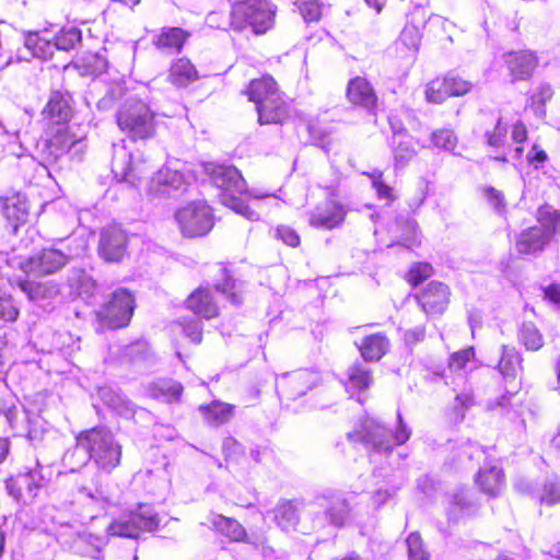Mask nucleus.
<instances>
[{
	"label": "nucleus",
	"mask_w": 560,
	"mask_h": 560,
	"mask_svg": "<svg viewBox=\"0 0 560 560\" xmlns=\"http://www.w3.org/2000/svg\"><path fill=\"white\" fill-rule=\"evenodd\" d=\"M83 148L82 137L75 136L69 127H59L49 139L48 149L50 154L59 158L74 150L73 154L81 152Z\"/></svg>",
	"instance_id": "24"
},
{
	"label": "nucleus",
	"mask_w": 560,
	"mask_h": 560,
	"mask_svg": "<svg viewBox=\"0 0 560 560\" xmlns=\"http://www.w3.org/2000/svg\"><path fill=\"white\" fill-rule=\"evenodd\" d=\"M103 546V540L97 537H93L92 535L80 537L77 541V548L83 555L98 559V555L101 552Z\"/></svg>",
	"instance_id": "49"
},
{
	"label": "nucleus",
	"mask_w": 560,
	"mask_h": 560,
	"mask_svg": "<svg viewBox=\"0 0 560 560\" xmlns=\"http://www.w3.org/2000/svg\"><path fill=\"white\" fill-rule=\"evenodd\" d=\"M545 295L552 303L560 306V285L553 284L545 290Z\"/></svg>",
	"instance_id": "64"
},
{
	"label": "nucleus",
	"mask_w": 560,
	"mask_h": 560,
	"mask_svg": "<svg viewBox=\"0 0 560 560\" xmlns=\"http://www.w3.org/2000/svg\"><path fill=\"white\" fill-rule=\"evenodd\" d=\"M485 196L495 211L502 212L505 209V200L501 191L492 187H488L485 188Z\"/></svg>",
	"instance_id": "59"
},
{
	"label": "nucleus",
	"mask_w": 560,
	"mask_h": 560,
	"mask_svg": "<svg viewBox=\"0 0 560 560\" xmlns=\"http://www.w3.org/2000/svg\"><path fill=\"white\" fill-rule=\"evenodd\" d=\"M416 155V150L410 139L395 141L394 160L396 166H404Z\"/></svg>",
	"instance_id": "44"
},
{
	"label": "nucleus",
	"mask_w": 560,
	"mask_h": 560,
	"mask_svg": "<svg viewBox=\"0 0 560 560\" xmlns=\"http://www.w3.org/2000/svg\"><path fill=\"white\" fill-rule=\"evenodd\" d=\"M355 346L364 361L377 362L387 353L390 343L383 332H375L365 335Z\"/></svg>",
	"instance_id": "26"
},
{
	"label": "nucleus",
	"mask_w": 560,
	"mask_h": 560,
	"mask_svg": "<svg viewBox=\"0 0 560 560\" xmlns=\"http://www.w3.org/2000/svg\"><path fill=\"white\" fill-rule=\"evenodd\" d=\"M199 411L203 420L211 427H219L226 423L233 416L234 406L214 400L209 405L200 406Z\"/></svg>",
	"instance_id": "32"
},
{
	"label": "nucleus",
	"mask_w": 560,
	"mask_h": 560,
	"mask_svg": "<svg viewBox=\"0 0 560 560\" xmlns=\"http://www.w3.org/2000/svg\"><path fill=\"white\" fill-rule=\"evenodd\" d=\"M44 112L57 124L66 121L70 117L68 101L59 93L51 95Z\"/></svg>",
	"instance_id": "38"
},
{
	"label": "nucleus",
	"mask_w": 560,
	"mask_h": 560,
	"mask_svg": "<svg viewBox=\"0 0 560 560\" xmlns=\"http://www.w3.org/2000/svg\"><path fill=\"white\" fill-rule=\"evenodd\" d=\"M553 91L549 84H540L532 95L533 105H544L552 97Z\"/></svg>",
	"instance_id": "61"
},
{
	"label": "nucleus",
	"mask_w": 560,
	"mask_h": 560,
	"mask_svg": "<svg viewBox=\"0 0 560 560\" xmlns=\"http://www.w3.org/2000/svg\"><path fill=\"white\" fill-rule=\"evenodd\" d=\"M211 524L219 533L225 535L233 541H242L246 537L244 527L234 518L214 514L211 517Z\"/></svg>",
	"instance_id": "33"
},
{
	"label": "nucleus",
	"mask_w": 560,
	"mask_h": 560,
	"mask_svg": "<svg viewBox=\"0 0 560 560\" xmlns=\"http://www.w3.org/2000/svg\"><path fill=\"white\" fill-rule=\"evenodd\" d=\"M475 358V350L472 347H468L460 351L454 352L450 359V369L452 371H462Z\"/></svg>",
	"instance_id": "53"
},
{
	"label": "nucleus",
	"mask_w": 560,
	"mask_h": 560,
	"mask_svg": "<svg viewBox=\"0 0 560 560\" xmlns=\"http://www.w3.org/2000/svg\"><path fill=\"white\" fill-rule=\"evenodd\" d=\"M447 84L443 78H436L430 81L425 86V100L429 103L441 104L450 96Z\"/></svg>",
	"instance_id": "40"
},
{
	"label": "nucleus",
	"mask_w": 560,
	"mask_h": 560,
	"mask_svg": "<svg viewBox=\"0 0 560 560\" xmlns=\"http://www.w3.org/2000/svg\"><path fill=\"white\" fill-rule=\"evenodd\" d=\"M336 508H331L327 511L330 522L337 526H341L345 522L347 509L346 503L342 500L336 499Z\"/></svg>",
	"instance_id": "58"
},
{
	"label": "nucleus",
	"mask_w": 560,
	"mask_h": 560,
	"mask_svg": "<svg viewBox=\"0 0 560 560\" xmlns=\"http://www.w3.org/2000/svg\"><path fill=\"white\" fill-rule=\"evenodd\" d=\"M167 79L176 88H186L199 79L192 62L185 57L174 60L168 69Z\"/></svg>",
	"instance_id": "28"
},
{
	"label": "nucleus",
	"mask_w": 560,
	"mask_h": 560,
	"mask_svg": "<svg viewBox=\"0 0 560 560\" xmlns=\"http://www.w3.org/2000/svg\"><path fill=\"white\" fill-rule=\"evenodd\" d=\"M185 185L184 175L168 166L159 170L151 178L148 194L153 197L168 196Z\"/></svg>",
	"instance_id": "19"
},
{
	"label": "nucleus",
	"mask_w": 560,
	"mask_h": 560,
	"mask_svg": "<svg viewBox=\"0 0 560 560\" xmlns=\"http://www.w3.org/2000/svg\"><path fill=\"white\" fill-rule=\"evenodd\" d=\"M208 173L213 185L222 190L220 195L221 202L249 221H258L260 217L257 211L252 210L237 195L247 192L253 199L275 197V195L262 192L256 188L247 190L245 179L234 166L213 165L208 168Z\"/></svg>",
	"instance_id": "1"
},
{
	"label": "nucleus",
	"mask_w": 560,
	"mask_h": 560,
	"mask_svg": "<svg viewBox=\"0 0 560 560\" xmlns=\"http://www.w3.org/2000/svg\"><path fill=\"white\" fill-rule=\"evenodd\" d=\"M102 396L113 409L122 416L133 413V404L120 394H112L108 389L102 392Z\"/></svg>",
	"instance_id": "43"
},
{
	"label": "nucleus",
	"mask_w": 560,
	"mask_h": 560,
	"mask_svg": "<svg viewBox=\"0 0 560 560\" xmlns=\"http://www.w3.org/2000/svg\"><path fill=\"white\" fill-rule=\"evenodd\" d=\"M135 310V299L126 289L112 293L108 303L96 312V317L103 327L120 328L129 324Z\"/></svg>",
	"instance_id": "11"
},
{
	"label": "nucleus",
	"mask_w": 560,
	"mask_h": 560,
	"mask_svg": "<svg viewBox=\"0 0 560 560\" xmlns=\"http://www.w3.org/2000/svg\"><path fill=\"white\" fill-rule=\"evenodd\" d=\"M275 521L283 530L294 528L299 521L296 508L289 501L279 503L273 511Z\"/></svg>",
	"instance_id": "37"
},
{
	"label": "nucleus",
	"mask_w": 560,
	"mask_h": 560,
	"mask_svg": "<svg viewBox=\"0 0 560 560\" xmlns=\"http://www.w3.org/2000/svg\"><path fill=\"white\" fill-rule=\"evenodd\" d=\"M276 237L281 240L285 245L291 247H296L300 244V236L290 226H278L276 230Z\"/></svg>",
	"instance_id": "56"
},
{
	"label": "nucleus",
	"mask_w": 560,
	"mask_h": 560,
	"mask_svg": "<svg viewBox=\"0 0 560 560\" xmlns=\"http://www.w3.org/2000/svg\"><path fill=\"white\" fill-rule=\"evenodd\" d=\"M506 133H508L506 126L503 125L501 122V120L499 119L497 121L495 127L493 128V131L486 133L488 144L490 147L498 148V149L502 148L504 144V141L506 139Z\"/></svg>",
	"instance_id": "54"
},
{
	"label": "nucleus",
	"mask_w": 560,
	"mask_h": 560,
	"mask_svg": "<svg viewBox=\"0 0 560 560\" xmlns=\"http://www.w3.org/2000/svg\"><path fill=\"white\" fill-rule=\"evenodd\" d=\"M371 176L373 178V182H372L373 187L376 190L378 198L382 200H387V201L393 200L394 197H393V192H392V187L384 184V182L382 180V173H380L378 175L373 174Z\"/></svg>",
	"instance_id": "60"
},
{
	"label": "nucleus",
	"mask_w": 560,
	"mask_h": 560,
	"mask_svg": "<svg viewBox=\"0 0 560 560\" xmlns=\"http://www.w3.org/2000/svg\"><path fill=\"white\" fill-rule=\"evenodd\" d=\"M506 63L514 79H527L537 66V58L529 51L512 52L508 56Z\"/></svg>",
	"instance_id": "31"
},
{
	"label": "nucleus",
	"mask_w": 560,
	"mask_h": 560,
	"mask_svg": "<svg viewBox=\"0 0 560 560\" xmlns=\"http://www.w3.org/2000/svg\"><path fill=\"white\" fill-rule=\"evenodd\" d=\"M183 386L172 380H159L148 387V395L152 398L172 401L182 395Z\"/></svg>",
	"instance_id": "34"
},
{
	"label": "nucleus",
	"mask_w": 560,
	"mask_h": 560,
	"mask_svg": "<svg viewBox=\"0 0 560 560\" xmlns=\"http://www.w3.org/2000/svg\"><path fill=\"white\" fill-rule=\"evenodd\" d=\"M476 483L483 493L490 497L499 495L505 486L504 474L498 465H485L476 476Z\"/></svg>",
	"instance_id": "25"
},
{
	"label": "nucleus",
	"mask_w": 560,
	"mask_h": 560,
	"mask_svg": "<svg viewBox=\"0 0 560 560\" xmlns=\"http://www.w3.org/2000/svg\"><path fill=\"white\" fill-rule=\"evenodd\" d=\"M319 381L316 372L311 370H298L283 374L276 381L277 389L288 399H295L312 389Z\"/></svg>",
	"instance_id": "15"
},
{
	"label": "nucleus",
	"mask_w": 560,
	"mask_h": 560,
	"mask_svg": "<svg viewBox=\"0 0 560 560\" xmlns=\"http://www.w3.org/2000/svg\"><path fill=\"white\" fill-rule=\"evenodd\" d=\"M346 217V207L334 198H328L310 212L308 223L316 229L332 230L340 226Z\"/></svg>",
	"instance_id": "16"
},
{
	"label": "nucleus",
	"mask_w": 560,
	"mask_h": 560,
	"mask_svg": "<svg viewBox=\"0 0 560 560\" xmlns=\"http://www.w3.org/2000/svg\"><path fill=\"white\" fill-rule=\"evenodd\" d=\"M217 290L222 292L232 304L242 303V283L235 279L226 278L222 284L215 285Z\"/></svg>",
	"instance_id": "48"
},
{
	"label": "nucleus",
	"mask_w": 560,
	"mask_h": 560,
	"mask_svg": "<svg viewBox=\"0 0 560 560\" xmlns=\"http://www.w3.org/2000/svg\"><path fill=\"white\" fill-rule=\"evenodd\" d=\"M498 368L506 381L516 378L517 373L521 370V357L515 348L502 346V353Z\"/></svg>",
	"instance_id": "35"
},
{
	"label": "nucleus",
	"mask_w": 560,
	"mask_h": 560,
	"mask_svg": "<svg viewBox=\"0 0 560 560\" xmlns=\"http://www.w3.org/2000/svg\"><path fill=\"white\" fill-rule=\"evenodd\" d=\"M432 273V267L431 265L427 262H420L413 266L408 275V281L411 282L413 285H417L421 281L429 278Z\"/></svg>",
	"instance_id": "55"
},
{
	"label": "nucleus",
	"mask_w": 560,
	"mask_h": 560,
	"mask_svg": "<svg viewBox=\"0 0 560 560\" xmlns=\"http://www.w3.org/2000/svg\"><path fill=\"white\" fill-rule=\"evenodd\" d=\"M19 313L12 296L0 290V318L5 322H15Z\"/></svg>",
	"instance_id": "51"
},
{
	"label": "nucleus",
	"mask_w": 560,
	"mask_h": 560,
	"mask_svg": "<svg viewBox=\"0 0 560 560\" xmlns=\"http://www.w3.org/2000/svg\"><path fill=\"white\" fill-rule=\"evenodd\" d=\"M295 5L305 22H316L320 19L322 8L317 0H296Z\"/></svg>",
	"instance_id": "47"
},
{
	"label": "nucleus",
	"mask_w": 560,
	"mask_h": 560,
	"mask_svg": "<svg viewBox=\"0 0 560 560\" xmlns=\"http://www.w3.org/2000/svg\"><path fill=\"white\" fill-rule=\"evenodd\" d=\"M54 49V44L39 33L28 32L24 36V48L16 52V61H28L31 58L45 60L52 56Z\"/></svg>",
	"instance_id": "23"
},
{
	"label": "nucleus",
	"mask_w": 560,
	"mask_h": 560,
	"mask_svg": "<svg viewBox=\"0 0 560 560\" xmlns=\"http://www.w3.org/2000/svg\"><path fill=\"white\" fill-rule=\"evenodd\" d=\"M2 212L5 219L13 225L14 230L27 220L28 203L21 194L5 197L2 200Z\"/></svg>",
	"instance_id": "29"
},
{
	"label": "nucleus",
	"mask_w": 560,
	"mask_h": 560,
	"mask_svg": "<svg viewBox=\"0 0 560 560\" xmlns=\"http://www.w3.org/2000/svg\"><path fill=\"white\" fill-rule=\"evenodd\" d=\"M372 383L373 377L370 370L363 368L359 363L349 366L346 382V389L349 393L352 390H365L372 385Z\"/></svg>",
	"instance_id": "36"
},
{
	"label": "nucleus",
	"mask_w": 560,
	"mask_h": 560,
	"mask_svg": "<svg viewBox=\"0 0 560 560\" xmlns=\"http://www.w3.org/2000/svg\"><path fill=\"white\" fill-rule=\"evenodd\" d=\"M248 100L256 104L260 125L281 124L288 116V106L271 77L253 80L247 89Z\"/></svg>",
	"instance_id": "3"
},
{
	"label": "nucleus",
	"mask_w": 560,
	"mask_h": 560,
	"mask_svg": "<svg viewBox=\"0 0 560 560\" xmlns=\"http://www.w3.org/2000/svg\"><path fill=\"white\" fill-rule=\"evenodd\" d=\"M18 287L30 301L43 306L60 293L59 284L55 281L20 280Z\"/></svg>",
	"instance_id": "22"
},
{
	"label": "nucleus",
	"mask_w": 560,
	"mask_h": 560,
	"mask_svg": "<svg viewBox=\"0 0 560 560\" xmlns=\"http://www.w3.org/2000/svg\"><path fill=\"white\" fill-rule=\"evenodd\" d=\"M7 404L8 406H5L3 409L0 408V415H3L8 423L12 428L21 430V433H25L28 440H40L43 429L42 425L37 428L39 419L31 418L30 413L25 410L20 411L15 406V399L12 396L8 397Z\"/></svg>",
	"instance_id": "17"
},
{
	"label": "nucleus",
	"mask_w": 560,
	"mask_h": 560,
	"mask_svg": "<svg viewBox=\"0 0 560 560\" xmlns=\"http://www.w3.org/2000/svg\"><path fill=\"white\" fill-rule=\"evenodd\" d=\"M189 36L180 27H163L152 37V44L163 54H179Z\"/></svg>",
	"instance_id": "21"
},
{
	"label": "nucleus",
	"mask_w": 560,
	"mask_h": 560,
	"mask_svg": "<svg viewBox=\"0 0 560 560\" xmlns=\"http://www.w3.org/2000/svg\"><path fill=\"white\" fill-rule=\"evenodd\" d=\"M421 42V33L418 26L406 24L402 28L397 44L404 45L409 51L416 54Z\"/></svg>",
	"instance_id": "42"
},
{
	"label": "nucleus",
	"mask_w": 560,
	"mask_h": 560,
	"mask_svg": "<svg viewBox=\"0 0 560 560\" xmlns=\"http://www.w3.org/2000/svg\"><path fill=\"white\" fill-rule=\"evenodd\" d=\"M539 501L547 505L560 503V480L557 478L548 479L542 486Z\"/></svg>",
	"instance_id": "45"
},
{
	"label": "nucleus",
	"mask_w": 560,
	"mask_h": 560,
	"mask_svg": "<svg viewBox=\"0 0 560 560\" xmlns=\"http://www.w3.org/2000/svg\"><path fill=\"white\" fill-rule=\"evenodd\" d=\"M425 330L422 326H417L405 332V340L409 345L417 343L424 338Z\"/></svg>",
	"instance_id": "62"
},
{
	"label": "nucleus",
	"mask_w": 560,
	"mask_h": 560,
	"mask_svg": "<svg viewBox=\"0 0 560 560\" xmlns=\"http://www.w3.org/2000/svg\"><path fill=\"white\" fill-rule=\"evenodd\" d=\"M411 435L410 428L404 422L401 415L397 413V425L394 433L378 423L375 419L366 418L360 430L348 433L349 440L362 442L366 448L375 453H389L394 445L406 443Z\"/></svg>",
	"instance_id": "4"
},
{
	"label": "nucleus",
	"mask_w": 560,
	"mask_h": 560,
	"mask_svg": "<svg viewBox=\"0 0 560 560\" xmlns=\"http://www.w3.org/2000/svg\"><path fill=\"white\" fill-rule=\"evenodd\" d=\"M75 447L85 452L89 459L105 472H112L120 464L122 446L106 428L82 431L75 438Z\"/></svg>",
	"instance_id": "2"
},
{
	"label": "nucleus",
	"mask_w": 560,
	"mask_h": 560,
	"mask_svg": "<svg viewBox=\"0 0 560 560\" xmlns=\"http://www.w3.org/2000/svg\"><path fill=\"white\" fill-rule=\"evenodd\" d=\"M158 515L148 506H141L138 512L121 516L108 526L112 536L137 538L142 532H152L159 526Z\"/></svg>",
	"instance_id": "14"
},
{
	"label": "nucleus",
	"mask_w": 560,
	"mask_h": 560,
	"mask_svg": "<svg viewBox=\"0 0 560 560\" xmlns=\"http://www.w3.org/2000/svg\"><path fill=\"white\" fill-rule=\"evenodd\" d=\"M560 231V213L549 208L538 211V224L523 231L516 242L521 254H536L545 248L553 235Z\"/></svg>",
	"instance_id": "7"
},
{
	"label": "nucleus",
	"mask_w": 560,
	"mask_h": 560,
	"mask_svg": "<svg viewBox=\"0 0 560 560\" xmlns=\"http://www.w3.org/2000/svg\"><path fill=\"white\" fill-rule=\"evenodd\" d=\"M448 89L450 96H462L471 90V83L455 73H448L443 78Z\"/></svg>",
	"instance_id": "50"
},
{
	"label": "nucleus",
	"mask_w": 560,
	"mask_h": 560,
	"mask_svg": "<svg viewBox=\"0 0 560 560\" xmlns=\"http://www.w3.org/2000/svg\"><path fill=\"white\" fill-rule=\"evenodd\" d=\"M112 172L118 180L137 186L148 166L142 153H132L125 144H114Z\"/></svg>",
	"instance_id": "12"
},
{
	"label": "nucleus",
	"mask_w": 560,
	"mask_h": 560,
	"mask_svg": "<svg viewBox=\"0 0 560 560\" xmlns=\"http://www.w3.org/2000/svg\"><path fill=\"white\" fill-rule=\"evenodd\" d=\"M277 7L269 0H243L231 11V26L241 31L249 26L255 34H265L273 26Z\"/></svg>",
	"instance_id": "5"
},
{
	"label": "nucleus",
	"mask_w": 560,
	"mask_h": 560,
	"mask_svg": "<svg viewBox=\"0 0 560 560\" xmlns=\"http://www.w3.org/2000/svg\"><path fill=\"white\" fill-rule=\"evenodd\" d=\"M127 235L117 225L105 228L101 234L100 253L107 261H119L126 250Z\"/></svg>",
	"instance_id": "18"
},
{
	"label": "nucleus",
	"mask_w": 560,
	"mask_h": 560,
	"mask_svg": "<svg viewBox=\"0 0 560 560\" xmlns=\"http://www.w3.org/2000/svg\"><path fill=\"white\" fill-rule=\"evenodd\" d=\"M520 339L526 349L532 351L540 349L544 345L541 334L532 323H526L522 326Z\"/></svg>",
	"instance_id": "41"
},
{
	"label": "nucleus",
	"mask_w": 560,
	"mask_h": 560,
	"mask_svg": "<svg viewBox=\"0 0 560 560\" xmlns=\"http://www.w3.org/2000/svg\"><path fill=\"white\" fill-rule=\"evenodd\" d=\"M51 474L49 467L36 462L33 467H23L15 476L10 477L5 487L9 494L16 501L28 504L48 487Z\"/></svg>",
	"instance_id": "6"
},
{
	"label": "nucleus",
	"mask_w": 560,
	"mask_h": 560,
	"mask_svg": "<svg viewBox=\"0 0 560 560\" xmlns=\"http://www.w3.org/2000/svg\"><path fill=\"white\" fill-rule=\"evenodd\" d=\"M119 128L133 139L152 137L155 129L154 114L138 100L126 101L117 113Z\"/></svg>",
	"instance_id": "8"
},
{
	"label": "nucleus",
	"mask_w": 560,
	"mask_h": 560,
	"mask_svg": "<svg viewBox=\"0 0 560 560\" xmlns=\"http://www.w3.org/2000/svg\"><path fill=\"white\" fill-rule=\"evenodd\" d=\"M348 98L354 104L372 110L375 105L377 97L370 82L363 78H355L348 84Z\"/></svg>",
	"instance_id": "27"
},
{
	"label": "nucleus",
	"mask_w": 560,
	"mask_h": 560,
	"mask_svg": "<svg viewBox=\"0 0 560 560\" xmlns=\"http://www.w3.org/2000/svg\"><path fill=\"white\" fill-rule=\"evenodd\" d=\"M108 497L97 480H75L73 493V511L83 521L95 518L105 510Z\"/></svg>",
	"instance_id": "9"
},
{
	"label": "nucleus",
	"mask_w": 560,
	"mask_h": 560,
	"mask_svg": "<svg viewBox=\"0 0 560 560\" xmlns=\"http://www.w3.org/2000/svg\"><path fill=\"white\" fill-rule=\"evenodd\" d=\"M448 288L441 282H430L418 296L422 310L428 314L443 313L448 304Z\"/></svg>",
	"instance_id": "20"
},
{
	"label": "nucleus",
	"mask_w": 560,
	"mask_h": 560,
	"mask_svg": "<svg viewBox=\"0 0 560 560\" xmlns=\"http://www.w3.org/2000/svg\"><path fill=\"white\" fill-rule=\"evenodd\" d=\"M187 307L195 314L210 319L218 315V307L209 290L198 289L186 301Z\"/></svg>",
	"instance_id": "30"
},
{
	"label": "nucleus",
	"mask_w": 560,
	"mask_h": 560,
	"mask_svg": "<svg viewBox=\"0 0 560 560\" xmlns=\"http://www.w3.org/2000/svg\"><path fill=\"white\" fill-rule=\"evenodd\" d=\"M176 223L185 237H199L213 228L211 209L201 201L190 202L175 213Z\"/></svg>",
	"instance_id": "10"
},
{
	"label": "nucleus",
	"mask_w": 560,
	"mask_h": 560,
	"mask_svg": "<svg viewBox=\"0 0 560 560\" xmlns=\"http://www.w3.org/2000/svg\"><path fill=\"white\" fill-rule=\"evenodd\" d=\"M457 142V137L451 129H440L431 133V145L435 149L453 152Z\"/></svg>",
	"instance_id": "39"
},
{
	"label": "nucleus",
	"mask_w": 560,
	"mask_h": 560,
	"mask_svg": "<svg viewBox=\"0 0 560 560\" xmlns=\"http://www.w3.org/2000/svg\"><path fill=\"white\" fill-rule=\"evenodd\" d=\"M68 261L69 255L60 249L47 247L28 257L21 258L18 266L27 275L44 277L58 272Z\"/></svg>",
	"instance_id": "13"
},
{
	"label": "nucleus",
	"mask_w": 560,
	"mask_h": 560,
	"mask_svg": "<svg viewBox=\"0 0 560 560\" xmlns=\"http://www.w3.org/2000/svg\"><path fill=\"white\" fill-rule=\"evenodd\" d=\"M527 138V130L523 122H516L512 130V139L515 144L524 142Z\"/></svg>",
	"instance_id": "63"
},
{
	"label": "nucleus",
	"mask_w": 560,
	"mask_h": 560,
	"mask_svg": "<svg viewBox=\"0 0 560 560\" xmlns=\"http://www.w3.org/2000/svg\"><path fill=\"white\" fill-rule=\"evenodd\" d=\"M81 40V32L75 27L63 30L55 38L54 48L58 50L72 49Z\"/></svg>",
	"instance_id": "46"
},
{
	"label": "nucleus",
	"mask_w": 560,
	"mask_h": 560,
	"mask_svg": "<svg viewBox=\"0 0 560 560\" xmlns=\"http://www.w3.org/2000/svg\"><path fill=\"white\" fill-rule=\"evenodd\" d=\"M409 560H428V553L423 549L422 539L419 534L412 533L407 540Z\"/></svg>",
	"instance_id": "52"
},
{
	"label": "nucleus",
	"mask_w": 560,
	"mask_h": 560,
	"mask_svg": "<svg viewBox=\"0 0 560 560\" xmlns=\"http://www.w3.org/2000/svg\"><path fill=\"white\" fill-rule=\"evenodd\" d=\"M183 331L185 335L190 338V340L195 343H200L202 340V328L201 324L198 319L191 318L186 323H183Z\"/></svg>",
	"instance_id": "57"
}]
</instances>
